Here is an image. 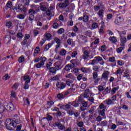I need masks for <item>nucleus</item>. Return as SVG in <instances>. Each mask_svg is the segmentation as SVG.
<instances>
[{"label": "nucleus", "mask_w": 131, "mask_h": 131, "mask_svg": "<svg viewBox=\"0 0 131 131\" xmlns=\"http://www.w3.org/2000/svg\"><path fill=\"white\" fill-rule=\"evenodd\" d=\"M21 123V120L20 119L14 118L13 119H7L6 121V128L9 130H12V129H15L16 124H19Z\"/></svg>", "instance_id": "f257e3e1"}, {"label": "nucleus", "mask_w": 131, "mask_h": 131, "mask_svg": "<svg viewBox=\"0 0 131 131\" xmlns=\"http://www.w3.org/2000/svg\"><path fill=\"white\" fill-rule=\"evenodd\" d=\"M53 126L54 127H58L60 130H65L66 129V127H65L64 124H61L60 122H55L54 123Z\"/></svg>", "instance_id": "f03ea898"}, {"label": "nucleus", "mask_w": 131, "mask_h": 131, "mask_svg": "<svg viewBox=\"0 0 131 131\" xmlns=\"http://www.w3.org/2000/svg\"><path fill=\"white\" fill-rule=\"evenodd\" d=\"M69 0H64V3H58V6L60 9H66L70 5Z\"/></svg>", "instance_id": "7ed1b4c3"}, {"label": "nucleus", "mask_w": 131, "mask_h": 131, "mask_svg": "<svg viewBox=\"0 0 131 131\" xmlns=\"http://www.w3.org/2000/svg\"><path fill=\"white\" fill-rule=\"evenodd\" d=\"M53 10H54V7L53 6H50L47 11L46 12V15L47 16H49V17L53 16L55 15V12L53 11Z\"/></svg>", "instance_id": "20e7f679"}, {"label": "nucleus", "mask_w": 131, "mask_h": 131, "mask_svg": "<svg viewBox=\"0 0 131 131\" xmlns=\"http://www.w3.org/2000/svg\"><path fill=\"white\" fill-rule=\"evenodd\" d=\"M122 21H123V18L122 17V16L118 15L115 19V23L117 25H120Z\"/></svg>", "instance_id": "39448f33"}, {"label": "nucleus", "mask_w": 131, "mask_h": 131, "mask_svg": "<svg viewBox=\"0 0 131 131\" xmlns=\"http://www.w3.org/2000/svg\"><path fill=\"white\" fill-rule=\"evenodd\" d=\"M92 94L90 89H87L84 92L83 97L86 98V99H88V98H90V96H92Z\"/></svg>", "instance_id": "423d86ee"}, {"label": "nucleus", "mask_w": 131, "mask_h": 131, "mask_svg": "<svg viewBox=\"0 0 131 131\" xmlns=\"http://www.w3.org/2000/svg\"><path fill=\"white\" fill-rule=\"evenodd\" d=\"M56 85L60 90H63V89L66 88V84L63 82H57Z\"/></svg>", "instance_id": "0eeeda50"}, {"label": "nucleus", "mask_w": 131, "mask_h": 131, "mask_svg": "<svg viewBox=\"0 0 131 131\" xmlns=\"http://www.w3.org/2000/svg\"><path fill=\"white\" fill-rule=\"evenodd\" d=\"M90 55L89 51L84 50L83 51L82 59H83V60H88L89 57H90V55Z\"/></svg>", "instance_id": "6e6552de"}, {"label": "nucleus", "mask_w": 131, "mask_h": 131, "mask_svg": "<svg viewBox=\"0 0 131 131\" xmlns=\"http://www.w3.org/2000/svg\"><path fill=\"white\" fill-rule=\"evenodd\" d=\"M6 108L8 111H13V110H15V106H14V104L11 102H9L7 104Z\"/></svg>", "instance_id": "1a4fd4ad"}, {"label": "nucleus", "mask_w": 131, "mask_h": 131, "mask_svg": "<svg viewBox=\"0 0 131 131\" xmlns=\"http://www.w3.org/2000/svg\"><path fill=\"white\" fill-rule=\"evenodd\" d=\"M109 74H110V72L107 71L104 72L102 75L101 78L102 79H104V80H108V77Z\"/></svg>", "instance_id": "9d476101"}, {"label": "nucleus", "mask_w": 131, "mask_h": 131, "mask_svg": "<svg viewBox=\"0 0 131 131\" xmlns=\"http://www.w3.org/2000/svg\"><path fill=\"white\" fill-rule=\"evenodd\" d=\"M120 40L121 41V46L122 47H124L125 43H126V37L124 36L121 37Z\"/></svg>", "instance_id": "9b49d317"}, {"label": "nucleus", "mask_w": 131, "mask_h": 131, "mask_svg": "<svg viewBox=\"0 0 131 131\" xmlns=\"http://www.w3.org/2000/svg\"><path fill=\"white\" fill-rule=\"evenodd\" d=\"M22 9H23V5L22 4H19L17 7L13 8V11H16V12H21L22 11Z\"/></svg>", "instance_id": "f8f14e48"}, {"label": "nucleus", "mask_w": 131, "mask_h": 131, "mask_svg": "<svg viewBox=\"0 0 131 131\" xmlns=\"http://www.w3.org/2000/svg\"><path fill=\"white\" fill-rule=\"evenodd\" d=\"M40 9L42 12H47V10H48V8H47V6L43 5V3H40Z\"/></svg>", "instance_id": "ddd939ff"}, {"label": "nucleus", "mask_w": 131, "mask_h": 131, "mask_svg": "<svg viewBox=\"0 0 131 131\" xmlns=\"http://www.w3.org/2000/svg\"><path fill=\"white\" fill-rule=\"evenodd\" d=\"M81 71L83 72V73H90L91 72V68H86L84 67H82L81 68Z\"/></svg>", "instance_id": "4468645a"}, {"label": "nucleus", "mask_w": 131, "mask_h": 131, "mask_svg": "<svg viewBox=\"0 0 131 131\" xmlns=\"http://www.w3.org/2000/svg\"><path fill=\"white\" fill-rule=\"evenodd\" d=\"M44 38L47 40H51L52 39V35L49 33H46L44 35Z\"/></svg>", "instance_id": "2eb2a0df"}, {"label": "nucleus", "mask_w": 131, "mask_h": 131, "mask_svg": "<svg viewBox=\"0 0 131 131\" xmlns=\"http://www.w3.org/2000/svg\"><path fill=\"white\" fill-rule=\"evenodd\" d=\"M49 71L50 73H52L53 75H55L56 73H57V70L55 67H51L49 70Z\"/></svg>", "instance_id": "dca6fc26"}, {"label": "nucleus", "mask_w": 131, "mask_h": 131, "mask_svg": "<svg viewBox=\"0 0 131 131\" xmlns=\"http://www.w3.org/2000/svg\"><path fill=\"white\" fill-rule=\"evenodd\" d=\"M66 77L67 78H70V79H71L72 80H73V81H74V80H75V77L71 73L67 74L66 76Z\"/></svg>", "instance_id": "f3484780"}, {"label": "nucleus", "mask_w": 131, "mask_h": 131, "mask_svg": "<svg viewBox=\"0 0 131 131\" xmlns=\"http://www.w3.org/2000/svg\"><path fill=\"white\" fill-rule=\"evenodd\" d=\"M80 39L83 43H84L85 42H88V39H86V37H85L84 35H81L80 36Z\"/></svg>", "instance_id": "a211bd4d"}, {"label": "nucleus", "mask_w": 131, "mask_h": 131, "mask_svg": "<svg viewBox=\"0 0 131 131\" xmlns=\"http://www.w3.org/2000/svg\"><path fill=\"white\" fill-rule=\"evenodd\" d=\"M30 78L29 77V76L27 75V76H25L24 77V80L26 81L25 83H26L27 84H28V83H30Z\"/></svg>", "instance_id": "6ab92c4d"}, {"label": "nucleus", "mask_w": 131, "mask_h": 131, "mask_svg": "<svg viewBox=\"0 0 131 131\" xmlns=\"http://www.w3.org/2000/svg\"><path fill=\"white\" fill-rule=\"evenodd\" d=\"M70 105H72V106H73V107H78L79 106V103L78 101H74L73 102H70L69 103Z\"/></svg>", "instance_id": "aec40b11"}, {"label": "nucleus", "mask_w": 131, "mask_h": 131, "mask_svg": "<svg viewBox=\"0 0 131 131\" xmlns=\"http://www.w3.org/2000/svg\"><path fill=\"white\" fill-rule=\"evenodd\" d=\"M75 91V88H71L68 90V91L66 92L67 93L64 94V96H66V95H68V94H71L72 93H74Z\"/></svg>", "instance_id": "412c9836"}, {"label": "nucleus", "mask_w": 131, "mask_h": 131, "mask_svg": "<svg viewBox=\"0 0 131 131\" xmlns=\"http://www.w3.org/2000/svg\"><path fill=\"white\" fill-rule=\"evenodd\" d=\"M13 6V3L11 1H8L6 4V6L5 7L6 10H8L10 9Z\"/></svg>", "instance_id": "4be33fe9"}, {"label": "nucleus", "mask_w": 131, "mask_h": 131, "mask_svg": "<svg viewBox=\"0 0 131 131\" xmlns=\"http://www.w3.org/2000/svg\"><path fill=\"white\" fill-rule=\"evenodd\" d=\"M103 14H104V11L103 10H100L99 12L97 13V15H98L100 19H103L104 17V15H103Z\"/></svg>", "instance_id": "5701e85b"}, {"label": "nucleus", "mask_w": 131, "mask_h": 131, "mask_svg": "<svg viewBox=\"0 0 131 131\" xmlns=\"http://www.w3.org/2000/svg\"><path fill=\"white\" fill-rule=\"evenodd\" d=\"M54 41L56 42V43H57V45H59V47L61 46V40L60 39H59V38L58 37H55L54 39Z\"/></svg>", "instance_id": "b1692460"}, {"label": "nucleus", "mask_w": 131, "mask_h": 131, "mask_svg": "<svg viewBox=\"0 0 131 131\" xmlns=\"http://www.w3.org/2000/svg\"><path fill=\"white\" fill-rule=\"evenodd\" d=\"M72 68H73V66L71 64H68L66 66L64 69L67 71H69V70H70V69H72Z\"/></svg>", "instance_id": "393cba45"}, {"label": "nucleus", "mask_w": 131, "mask_h": 131, "mask_svg": "<svg viewBox=\"0 0 131 131\" xmlns=\"http://www.w3.org/2000/svg\"><path fill=\"white\" fill-rule=\"evenodd\" d=\"M66 54H67V51L64 49H61L59 52L60 56H65Z\"/></svg>", "instance_id": "a878e982"}, {"label": "nucleus", "mask_w": 131, "mask_h": 131, "mask_svg": "<svg viewBox=\"0 0 131 131\" xmlns=\"http://www.w3.org/2000/svg\"><path fill=\"white\" fill-rule=\"evenodd\" d=\"M106 108V106L104 105V103H101L99 104V107H98V110H105Z\"/></svg>", "instance_id": "bb28decb"}, {"label": "nucleus", "mask_w": 131, "mask_h": 131, "mask_svg": "<svg viewBox=\"0 0 131 131\" xmlns=\"http://www.w3.org/2000/svg\"><path fill=\"white\" fill-rule=\"evenodd\" d=\"M105 110L104 109L103 110H98V113L100 114V115H101V116H105Z\"/></svg>", "instance_id": "cd10ccee"}, {"label": "nucleus", "mask_w": 131, "mask_h": 131, "mask_svg": "<svg viewBox=\"0 0 131 131\" xmlns=\"http://www.w3.org/2000/svg\"><path fill=\"white\" fill-rule=\"evenodd\" d=\"M109 40L113 42V43H115L116 41H117V39H116V38H115L114 36L110 37L109 38Z\"/></svg>", "instance_id": "c85d7f7f"}, {"label": "nucleus", "mask_w": 131, "mask_h": 131, "mask_svg": "<svg viewBox=\"0 0 131 131\" xmlns=\"http://www.w3.org/2000/svg\"><path fill=\"white\" fill-rule=\"evenodd\" d=\"M105 102L106 105H112V104H114V102H113V101H112V100L110 99H107V100H106Z\"/></svg>", "instance_id": "c756f323"}, {"label": "nucleus", "mask_w": 131, "mask_h": 131, "mask_svg": "<svg viewBox=\"0 0 131 131\" xmlns=\"http://www.w3.org/2000/svg\"><path fill=\"white\" fill-rule=\"evenodd\" d=\"M53 46V44L49 43L48 45H47L44 48V51H48L51 47Z\"/></svg>", "instance_id": "7c9ffc66"}, {"label": "nucleus", "mask_w": 131, "mask_h": 131, "mask_svg": "<svg viewBox=\"0 0 131 131\" xmlns=\"http://www.w3.org/2000/svg\"><path fill=\"white\" fill-rule=\"evenodd\" d=\"M34 51V56H36V55H37V54H38L40 51L39 50V47H37Z\"/></svg>", "instance_id": "2f4dec72"}, {"label": "nucleus", "mask_w": 131, "mask_h": 131, "mask_svg": "<svg viewBox=\"0 0 131 131\" xmlns=\"http://www.w3.org/2000/svg\"><path fill=\"white\" fill-rule=\"evenodd\" d=\"M119 89V87L117 86V87H115L112 90V94L113 95H114V94H115L117 92V91H118V89Z\"/></svg>", "instance_id": "473e14b6"}, {"label": "nucleus", "mask_w": 131, "mask_h": 131, "mask_svg": "<svg viewBox=\"0 0 131 131\" xmlns=\"http://www.w3.org/2000/svg\"><path fill=\"white\" fill-rule=\"evenodd\" d=\"M109 61L112 63H116V60L115 59V57L114 56L110 57Z\"/></svg>", "instance_id": "72a5a7b5"}, {"label": "nucleus", "mask_w": 131, "mask_h": 131, "mask_svg": "<svg viewBox=\"0 0 131 131\" xmlns=\"http://www.w3.org/2000/svg\"><path fill=\"white\" fill-rule=\"evenodd\" d=\"M43 65H45V63H42L41 62H38L37 64H36V67L37 68H41V67H42Z\"/></svg>", "instance_id": "f704fd0d"}, {"label": "nucleus", "mask_w": 131, "mask_h": 131, "mask_svg": "<svg viewBox=\"0 0 131 131\" xmlns=\"http://www.w3.org/2000/svg\"><path fill=\"white\" fill-rule=\"evenodd\" d=\"M58 34H62V33H64L65 32V30L63 28H60L57 31Z\"/></svg>", "instance_id": "c9c22d12"}, {"label": "nucleus", "mask_w": 131, "mask_h": 131, "mask_svg": "<svg viewBox=\"0 0 131 131\" xmlns=\"http://www.w3.org/2000/svg\"><path fill=\"white\" fill-rule=\"evenodd\" d=\"M10 76H9V74H6L3 77V80H8V79H10Z\"/></svg>", "instance_id": "e433bc0d"}, {"label": "nucleus", "mask_w": 131, "mask_h": 131, "mask_svg": "<svg viewBox=\"0 0 131 131\" xmlns=\"http://www.w3.org/2000/svg\"><path fill=\"white\" fill-rule=\"evenodd\" d=\"M98 26L99 25L97 23H93L92 25V28H93V29H96V28H98Z\"/></svg>", "instance_id": "4c0bfd02"}, {"label": "nucleus", "mask_w": 131, "mask_h": 131, "mask_svg": "<svg viewBox=\"0 0 131 131\" xmlns=\"http://www.w3.org/2000/svg\"><path fill=\"white\" fill-rule=\"evenodd\" d=\"M118 32L120 36V37H121V35H124L125 34H126V32H125V31H118Z\"/></svg>", "instance_id": "58836bf2"}, {"label": "nucleus", "mask_w": 131, "mask_h": 131, "mask_svg": "<svg viewBox=\"0 0 131 131\" xmlns=\"http://www.w3.org/2000/svg\"><path fill=\"white\" fill-rule=\"evenodd\" d=\"M77 51H73L71 54V56L72 58H75L77 56Z\"/></svg>", "instance_id": "ea45409f"}, {"label": "nucleus", "mask_w": 131, "mask_h": 131, "mask_svg": "<svg viewBox=\"0 0 131 131\" xmlns=\"http://www.w3.org/2000/svg\"><path fill=\"white\" fill-rule=\"evenodd\" d=\"M64 95H66V94H62V93H59L57 95V98L58 99H63L64 98Z\"/></svg>", "instance_id": "a19ab883"}, {"label": "nucleus", "mask_w": 131, "mask_h": 131, "mask_svg": "<svg viewBox=\"0 0 131 131\" xmlns=\"http://www.w3.org/2000/svg\"><path fill=\"white\" fill-rule=\"evenodd\" d=\"M47 104L49 106V108H51V107H52V106H53V105H54V102H53V101H47Z\"/></svg>", "instance_id": "79ce46f5"}, {"label": "nucleus", "mask_w": 131, "mask_h": 131, "mask_svg": "<svg viewBox=\"0 0 131 131\" xmlns=\"http://www.w3.org/2000/svg\"><path fill=\"white\" fill-rule=\"evenodd\" d=\"M40 62L42 63L43 64H45V61H47V58L46 57H40Z\"/></svg>", "instance_id": "37998d69"}, {"label": "nucleus", "mask_w": 131, "mask_h": 131, "mask_svg": "<svg viewBox=\"0 0 131 131\" xmlns=\"http://www.w3.org/2000/svg\"><path fill=\"white\" fill-rule=\"evenodd\" d=\"M12 24L11 21H8L6 24V26L8 27V28H11L12 27Z\"/></svg>", "instance_id": "c03bdc74"}, {"label": "nucleus", "mask_w": 131, "mask_h": 131, "mask_svg": "<svg viewBox=\"0 0 131 131\" xmlns=\"http://www.w3.org/2000/svg\"><path fill=\"white\" fill-rule=\"evenodd\" d=\"M83 22H88L89 21V16L84 15L83 17Z\"/></svg>", "instance_id": "a18cd8bd"}, {"label": "nucleus", "mask_w": 131, "mask_h": 131, "mask_svg": "<svg viewBox=\"0 0 131 131\" xmlns=\"http://www.w3.org/2000/svg\"><path fill=\"white\" fill-rule=\"evenodd\" d=\"M5 110V106H4V105H0V113H4Z\"/></svg>", "instance_id": "49530a36"}, {"label": "nucleus", "mask_w": 131, "mask_h": 131, "mask_svg": "<svg viewBox=\"0 0 131 131\" xmlns=\"http://www.w3.org/2000/svg\"><path fill=\"white\" fill-rule=\"evenodd\" d=\"M107 121L106 120L103 121L101 122V126H107Z\"/></svg>", "instance_id": "de8ad7c7"}, {"label": "nucleus", "mask_w": 131, "mask_h": 131, "mask_svg": "<svg viewBox=\"0 0 131 131\" xmlns=\"http://www.w3.org/2000/svg\"><path fill=\"white\" fill-rule=\"evenodd\" d=\"M29 14H30V15H33V14H35V10H33V9H29Z\"/></svg>", "instance_id": "09e8293b"}, {"label": "nucleus", "mask_w": 131, "mask_h": 131, "mask_svg": "<svg viewBox=\"0 0 131 131\" xmlns=\"http://www.w3.org/2000/svg\"><path fill=\"white\" fill-rule=\"evenodd\" d=\"M95 59H96V61H97V62H101V61H103V58L100 56L95 57Z\"/></svg>", "instance_id": "8fccbe9b"}, {"label": "nucleus", "mask_w": 131, "mask_h": 131, "mask_svg": "<svg viewBox=\"0 0 131 131\" xmlns=\"http://www.w3.org/2000/svg\"><path fill=\"white\" fill-rule=\"evenodd\" d=\"M77 125H78V126H79L80 128L83 127V123L81 121H80L77 123Z\"/></svg>", "instance_id": "3c124183"}, {"label": "nucleus", "mask_w": 131, "mask_h": 131, "mask_svg": "<svg viewBox=\"0 0 131 131\" xmlns=\"http://www.w3.org/2000/svg\"><path fill=\"white\" fill-rule=\"evenodd\" d=\"M34 19V15L33 14H30L29 16V21H33Z\"/></svg>", "instance_id": "603ef678"}, {"label": "nucleus", "mask_w": 131, "mask_h": 131, "mask_svg": "<svg viewBox=\"0 0 131 131\" xmlns=\"http://www.w3.org/2000/svg\"><path fill=\"white\" fill-rule=\"evenodd\" d=\"M24 57L23 56H20L19 58H18V62L19 63H22L23 62H24Z\"/></svg>", "instance_id": "864d4df0"}, {"label": "nucleus", "mask_w": 131, "mask_h": 131, "mask_svg": "<svg viewBox=\"0 0 131 131\" xmlns=\"http://www.w3.org/2000/svg\"><path fill=\"white\" fill-rule=\"evenodd\" d=\"M81 104H82V106H83V107H85V108H86V107H88V102L82 101L81 102Z\"/></svg>", "instance_id": "5fc2aeb1"}, {"label": "nucleus", "mask_w": 131, "mask_h": 131, "mask_svg": "<svg viewBox=\"0 0 131 131\" xmlns=\"http://www.w3.org/2000/svg\"><path fill=\"white\" fill-rule=\"evenodd\" d=\"M55 60H58V61H63V58H62L60 55H57L55 58Z\"/></svg>", "instance_id": "6e6d98bb"}, {"label": "nucleus", "mask_w": 131, "mask_h": 131, "mask_svg": "<svg viewBox=\"0 0 131 131\" xmlns=\"http://www.w3.org/2000/svg\"><path fill=\"white\" fill-rule=\"evenodd\" d=\"M104 87L102 85H99L98 86V91L99 92H103V91H104Z\"/></svg>", "instance_id": "4d7b16f0"}, {"label": "nucleus", "mask_w": 131, "mask_h": 131, "mask_svg": "<svg viewBox=\"0 0 131 131\" xmlns=\"http://www.w3.org/2000/svg\"><path fill=\"white\" fill-rule=\"evenodd\" d=\"M123 49H124V47H120L119 48H117V53H121Z\"/></svg>", "instance_id": "13d9d810"}, {"label": "nucleus", "mask_w": 131, "mask_h": 131, "mask_svg": "<svg viewBox=\"0 0 131 131\" xmlns=\"http://www.w3.org/2000/svg\"><path fill=\"white\" fill-rule=\"evenodd\" d=\"M53 27L55 29H57V28H58V27H59V24L57 23H55L53 25Z\"/></svg>", "instance_id": "bf43d9fd"}, {"label": "nucleus", "mask_w": 131, "mask_h": 131, "mask_svg": "<svg viewBox=\"0 0 131 131\" xmlns=\"http://www.w3.org/2000/svg\"><path fill=\"white\" fill-rule=\"evenodd\" d=\"M82 76H83V75L82 74H79L77 77V79H78V80H81V79H82Z\"/></svg>", "instance_id": "052dcab7"}, {"label": "nucleus", "mask_w": 131, "mask_h": 131, "mask_svg": "<svg viewBox=\"0 0 131 131\" xmlns=\"http://www.w3.org/2000/svg\"><path fill=\"white\" fill-rule=\"evenodd\" d=\"M21 128H22V125H17L16 126V131H21Z\"/></svg>", "instance_id": "680f3d73"}, {"label": "nucleus", "mask_w": 131, "mask_h": 131, "mask_svg": "<svg viewBox=\"0 0 131 131\" xmlns=\"http://www.w3.org/2000/svg\"><path fill=\"white\" fill-rule=\"evenodd\" d=\"M96 120L98 122H100V121H102V117H101V116L99 115L96 117Z\"/></svg>", "instance_id": "e2e57ef3"}, {"label": "nucleus", "mask_w": 131, "mask_h": 131, "mask_svg": "<svg viewBox=\"0 0 131 131\" xmlns=\"http://www.w3.org/2000/svg\"><path fill=\"white\" fill-rule=\"evenodd\" d=\"M93 77L94 79H96V78H98V73L97 72L93 73Z\"/></svg>", "instance_id": "0e129e2a"}, {"label": "nucleus", "mask_w": 131, "mask_h": 131, "mask_svg": "<svg viewBox=\"0 0 131 131\" xmlns=\"http://www.w3.org/2000/svg\"><path fill=\"white\" fill-rule=\"evenodd\" d=\"M73 39H70V38H69L67 41V42L68 45H71V43H72V42H73Z\"/></svg>", "instance_id": "69168bd1"}, {"label": "nucleus", "mask_w": 131, "mask_h": 131, "mask_svg": "<svg viewBox=\"0 0 131 131\" xmlns=\"http://www.w3.org/2000/svg\"><path fill=\"white\" fill-rule=\"evenodd\" d=\"M93 70L96 72H98L99 71V67L98 66H95L93 68Z\"/></svg>", "instance_id": "338daca9"}, {"label": "nucleus", "mask_w": 131, "mask_h": 131, "mask_svg": "<svg viewBox=\"0 0 131 131\" xmlns=\"http://www.w3.org/2000/svg\"><path fill=\"white\" fill-rule=\"evenodd\" d=\"M17 18L19 19H24V18H25V16H24L23 14H19L17 15Z\"/></svg>", "instance_id": "774afa93"}]
</instances>
